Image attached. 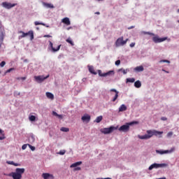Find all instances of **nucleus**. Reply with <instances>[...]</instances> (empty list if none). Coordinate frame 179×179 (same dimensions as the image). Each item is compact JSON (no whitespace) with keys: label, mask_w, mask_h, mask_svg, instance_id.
I'll list each match as a JSON object with an SVG mask.
<instances>
[{"label":"nucleus","mask_w":179,"mask_h":179,"mask_svg":"<svg viewBox=\"0 0 179 179\" xmlns=\"http://www.w3.org/2000/svg\"><path fill=\"white\" fill-rule=\"evenodd\" d=\"M166 40H167V38H159L157 36L152 37V41L157 44V43H163V41H166Z\"/></svg>","instance_id":"nucleus-9"},{"label":"nucleus","mask_w":179,"mask_h":179,"mask_svg":"<svg viewBox=\"0 0 179 179\" xmlns=\"http://www.w3.org/2000/svg\"><path fill=\"white\" fill-rule=\"evenodd\" d=\"M127 106L125 104H122L119 108V113H122L123 111H127Z\"/></svg>","instance_id":"nucleus-20"},{"label":"nucleus","mask_w":179,"mask_h":179,"mask_svg":"<svg viewBox=\"0 0 179 179\" xmlns=\"http://www.w3.org/2000/svg\"><path fill=\"white\" fill-rule=\"evenodd\" d=\"M44 37H51L50 35H45Z\"/></svg>","instance_id":"nucleus-50"},{"label":"nucleus","mask_w":179,"mask_h":179,"mask_svg":"<svg viewBox=\"0 0 179 179\" xmlns=\"http://www.w3.org/2000/svg\"><path fill=\"white\" fill-rule=\"evenodd\" d=\"M110 92H114L115 93V96L113 97L112 101H115L118 99V94L120 93L117 90L115 89H111L110 90Z\"/></svg>","instance_id":"nucleus-14"},{"label":"nucleus","mask_w":179,"mask_h":179,"mask_svg":"<svg viewBox=\"0 0 179 179\" xmlns=\"http://www.w3.org/2000/svg\"><path fill=\"white\" fill-rule=\"evenodd\" d=\"M0 73H1V71H0Z\"/></svg>","instance_id":"nucleus-59"},{"label":"nucleus","mask_w":179,"mask_h":179,"mask_svg":"<svg viewBox=\"0 0 179 179\" xmlns=\"http://www.w3.org/2000/svg\"><path fill=\"white\" fill-rule=\"evenodd\" d=\"M176 150L175 148H172L170 150H156V153H159V155H164L166 153H171Z\"/></svg>","instance_id":"nucleus-11"},{"label":"nucleus","mask_w":179,"mask_h":179,"mask_svg":"<svg viewBox=\"0 0 179 179\" xmlns=\"http://www.w3.org/2000/svg\"><path fill=\"white\" fill-rule=\"evenodd\" d=\"M27 36H29L31 40L34 38V33L33 31H29L27 33H25V37H27Z\"/></svg>","instance_id":"nucleus-19"},{"label":"nucleus","mask_w":179,"mask_h":179,"mask_svg":"<svg viewBox=\"0 0 179 179\" xmlns=\"http://www.w3.org/2000/svg\"><path fill=\"white\" fill-rule=\"evenodd\" d=\"M60 131H62V132H69V128L67 127H62L60 129Z\"/></svg>","instance_id":"nucleus-33"},{"label":"nucleus","mask_w":179,"mask_h":179,"mask_svg":"<svg viewBox=\"0 0 179 179\" xmlns=\"http://www.w3.org/2000/svg\"><path fill=\"white\" fill-rule=\"evenodd\" d=\"M130 47L132 48H134V47H135V43H131V44H130Z\"/></svg>","instance_id":"nucleus-48"},{"label":"nucleus","mask_w":179,"mask_h":179,"mask_svg":"<svg viewBox=\"0 0 179 179\" xmlns=\"http://www.w3.org/2000/svg\"><path fill=\"white\" fill-rule=\"evenodd\" d=\"M159 62H167L168 64H170V61L166 59L161 60Z\"/></svg>","instance_id":"nucleus-44"},{"label":"nucleus","mask_w":179,"mask_h":179,"mask_svg":"<svg viewBox=\"0 0 179 179\" xmlns=\"http://www.w3.org/2000/svg\"><path fill=\"white\" fill-rule=\"evenodd\" d=\"M95 15H100V12H96Z\"/></svg>","instance_id":"nucleus-52"},{"label":"nucleus","mask_w":179,"mask_h":179,"mask_svg":"<svg viewBox=\"0 0 179 179\" xmlns=\"http://www.w3.org/2000/svg\"><path fill=\"white\" fill-rule=\"evenodd\" d=\"M2 6L3 8H6V9H11V8H14V6H16V3H10L8 2H3Z\"/></svg>","instance_id":"nucleus-10"},{"label":"nucleus","mask_w":179,"mask_h":179,"mask_svg":"<svg viewBox=\"0 0 179 179\" xmlns=\"http://www.w3.org/2000/svg\"><path fill=\"white\" fill-rule=\"evenodd\" d=\"M50 78V75H48L46 77H44V76H35L34 79L36 82L38 83H41L45 80V79H48Z\"/></svg>","instance_id":"nucleus-5"},{"label":"nucleus","mask_w":179,"mask_h":179,"mask_svg":"<svg viewBox=\"0 0 179 179\" xmlns=\"http://www.w3.org/2000/svg\"><path fill=\"white\" fill-rule=\"evenodd\" d=\"M134 72H143L145 71V68L143 66H138L134 69Z\"/></svg>","instance_id":"nucleus-17"},{"label":"nucleus","mask_w":179,"mask_h":179,"mask_svg":"<svg viewBox=\"0 0 179 179\" xmlns=\"http://www.w3.org/2000/svg\"><path fill=\"white\" fill-rule=\"evenodd\" d=\"M148 134L143 136H138L139 139H150L154 135L157 136V135H162L163 131H159L157 130H148Z\"/></svg>","instance_id":"nucleus-1"},{"label":"nucleus","mask_w":179,"mask_h":179,"mask_svg":"<svg viewBox=\"0 0 179 179\" xmlns=\"http://www.w3.org/2000/svg\"><path fill=\"white\" fill-rule=\"evenodd\" d=\"M126 41H124V37L122 36L117 39L115 42L116 47H121V45H125Z\"/></svg>","instance_id":"nucleus-8"},{"label":"nucleus","mask_w":179,"mask_h":179,"mask_svg":"<svg viewBox=\"0 0 179 179\" xmlns=\"http://www.w3.org/2000/svg\"><path fill=\"white\" fill-rule=\"evenodd\" d=\"M164 72H166V73H169V71H164V70H163Z\"/></svg>","instance_id":"nucleus-56"},{"label":"nucleus","mask_w":179,"mask_h":179,"mask_svg":"<svg viewBox=\"0 0 179 179\" xmlns=\"http://www.w3.org/2000/svg\"><path fill=\"white\" fill-rule=\"evenodd\" d=\"M66 152V151L65 150H60V151L58 152V155H64Z\"/></svg>","instance_id":"nucleus-37"},{"label":"nucleus","mask_w":179,"mask_h":179,"mask_svg":"<svg viewBox=\"0 0 179 179\" xmlns=\"http://www.w3.org/2000/svg\"><path fill=\"white\" fill-rule=\"evenodd\" d=\"M161 120H162V121H167V117H162L161 118Z\"/></svg>","instance_id":"nucleus-46"},{"label":"nucleus","mask_w":179,"mask_h":179,"mask_svg":"<svg viewBox=\"0 0 179 179\" xmlns=\"http://www.w3.org/2000/svg\"><path fill=\"white\" fill-rule=\"evenodd\" d=\"M62 22L64 24H66V26H70V24H71V20H69V19L68 17L63 18Z\"/></svg>","instance_id":"nucleus-18"},{"label":"nucleus","mask_w":179,"mask_h":179,"mask_svg":"<svg viewBox=\"0 0 179 179\" xmlns=\"http://www.w3.org/2000/svg\"><path fill=\"white\" fill-rule=\"evenodd\" d=\"M19 33L22 34V35L20 36L21 38H23L26 37V33H24L23 31H20Z\"/></svg>","instance_id":"nucleus-36"},{"label":"nucleus","mask_w":179,"mask_h":179,"mask_svg":"<svg viewBox=\"0 0 179 179\" xmlns=\"http://www.w3.org/2000/svg\"><path fill=\"white\" fill-rule=\"evenodd\" d=\"M173 136V132L170 131L167 134V136Z\"/></svg>","instance_id":"nucleus-47"},{"label":"nucleus","mask_w":179,"mask_h":179,"mask_svg":"<svg viewBox=\"0 0 179 179\" xmlns=\"http://www.w3.org/2000/svg\"><path fill=\"white\" fill-rule=\"evenodd\" d=\"M25 169L24 168H17L15 172H13L9 174L10 177H13V179H22V174H24Z\"/></svg>","instance_id":"nucleus-2"},{"label":"nucleus","mask_w":179,"mask_h":179,"mask_svg":"<svg viewBox=\"0 0 179 179\" xmlns=\"http://www.w3.org/2000/svg\"><path fill=\"white\" fill-rule=\"evenodd\" d=\"M177 12H178V13H179V8L178 9Z\"/></svg>","instance_id":"nucleus-57"},{"label":"nucleus","mask_w":179,"mask_h":179,"mask_svg":"<svg viewBox=\"0 0 179 179\" xmlns=\"http://www.w3.org/2000/svg\"><path fill=\"white\" fill-rule=\"evenodd\" d=\"M134 124H138V122L136 121H133V122L127 123L126 124L121 126L119 128V131H120V132H128V131H129V126L134 125Z\"/></svg>","instance_id":"nucleus-3"},{"label":"nucleus","mask_w":179,"mask_h":179,"mask_svg":"<svg viewBox=\"0 0 179 179\" xmlns=\"http://www.w3.org/2000/svg\"><path fill=\"white\" fill-rule=\"evenodd\" d=\"M13 69H15L10 68V69H8V70L6 71V73H9V72H12V71H13Z\"/></svg>","instance_id":"nucleus-42"},{"label":"nucleus","mask_w":179,"mask_h":179,"mask_svg":"<svg viewBox=\"0 0 179 179\" xmlns=\"http://www.w3.org/2000/svg\"><path fill=\"white\" fill-rule=\"evenodd\" d=\"M27 144H24V145L22 146V150H25V149H27Z\"/></svg>","instance_id":"nucleus-41"},{"label":"nucleus","mask_w":179,"mask_h":179,"mask_svg":"<svg viewBox=\"0 0 179 179\" xmlns=\"http://www.w3.org/2000/svg\"><path fill=\"white\" fill-rule=\"evenodd\" d=\"M96 1H97L98 2H100V1H104V0H96Z\"/></svg>","instance_id":"nucleus-55"},{"label":"nucleus","mask_w":179,"mask_h":179,"mask_svg":"<svg viewBox=\"0 0 179 179\" xmlns=\"http://www.w3.org/2000/svg\"><path fill=\"white\" fill-rule=\"evenodd\" d=\"M135 82V78H127V83H134Z\"/></svg>","instance_id":"nucleus-32"},{"label":"nucleus","mask_w":179,"mask_h":179,"mask_svg":"<svg viewBox=\"0 0 179 179\" xmlns=\"http://www.w3.org/2000/svg\"><path fill=\"white\" fill-rule=\"evenodd\" d=\"M5 37V29L2 27H0V38L1 40H3Z\"/></svg>","instance_id":"nucleus-16"},{"label":"nucleus","mask_w":179,"mask_h":179,"mask_svg":"<svg viewBox=\"0 0 179 179\" xmlns=\"http://www.w3.org/2000/svg\"><path fill=\"white\" fill-rule=\"evenodd\" d=\"M5 65H6V62L5 61H3L0 63V66L1 68H3V66H5Z\"/></svg>","instance_id":"nucleus-38"},{"label":"nucleus","mask_w":179,"mask_h":179,"mask_svg":"<svg viewBox=\"0 0 179 179\" xmlns=\"http://www.w3.org/2000/svg\"><path fill=\"white\" fill-rule=\"evenodd\" d=\"M29 121H36V116L34 115L29 116Z\"/></svg>","instance_id":"nucleus-35"},{"label":"nucleus","mask_w":179,"mask_h":179,"mask_svg":"<svg viewBox=\"0 0 179 179\" xmlns=\"http://www.w3.org/2000/svg\"><path fill=\"white\" fill-rule=\"evenodd\" d=\"M52 115H55V117H57L59 120H62L64 118V116L62 115H58L57 112L52 111Z\"/></svg>","instance_id":"nucleus-22"},{"label":"nucleus","mask_w":179,"mask_h":179,"mask_svg":"<svg viewBox=\"0 0 179 179\" xmlns=\"http://www.w3.org/2000/svg\"><path fill=\"white\" fill-rule=\"evenodd\" d=\"M143 34H148L149 36H155V34H153L152 32L143 31Z\"/></svg>","instance_id":"nucleus-39"},{"label":"nucleus","mask_w":179,"mask_h":179,"mask_svg":"<svg viewBox=\"0 0 179 179\" xmlns=\"http://www.w3.org/2000/svg\"><path fill=\"white\" fill-rule=\"evenodd\" d=\"M17 79L18 80H20V79H21V80H26V77L17 78Z\"/></svg>","instance_id":"nucleus-43"},{"label":"nucleus","mask_w":179,"mask_h":179,"mask_svg":"<svg viewBox=\"0 0 179 179\" xmlns=\"http://www.w3.org/2000/svg\"><path fill=\"white\" fill-rule=\"evenodd\" d=\"M162 167H167V164H152L149 166L148 170H153V169H160Z\"/></svg>","instance_id":"nucleus-6"},{"label":"nucleus","mask_w":179,"mask_h":179,"mask_svg":"<svg viewBox=\"0 0 179 179\" xmlns=\"http://www.w3.org/2000/svg\"><path fill=\"white\" fill-rule=\"evenodd\" d=\"M28 146L30 148L31 150H32V151L36 150V147H34L30 144H28Z\"/></svg>","instance_id":"nucleus-40"},{"label":"nucleus","mask_w":179,"mask_h":179,"mask_svg":"<svg viewBox=\"0 0 179 179\" xmlns=\"http://www.w3.org/2000/svg\"><path fill=\"white\" fill-rule=\"evenodd\" d=\"M102 120H103V116H99L96 118L95 122H97V124H99V122H101Z\"/></svg>","instance_id":"nucleus-28"},{"label":"nucleus","mask_w":179,"mask_h":179,"mask_svg":"<svg viewBox=\"0 0 179 179\" xmlns=\"http://www.w3.org/2000/svg\"><path fill=\"white\" fill-rule=\"evenodd\" d=\"M3 130L0 129V134H3Z\"/></svg>","instance_id":"nucleus-53"},{"label":"nucleus","mask_w":179,"mask_h":179,"mask_svg":"<svg viewBox=\"0 0 179 179\" xmlns=\"http://www.w3.org/2000/svg\"><path fill=\"white\" fill-rule=\"evenodd\" d=\"M90 115H85L81 117L82 121L84 122H90Z\"/></svg>","instance_id":"nucleus-15"},{"label":"nucleus","mask_w":179,"mask_h":179,"mask_svg":"<svg viewBox=\"0 0 179 179\" xmlns=\"http://www.w3.org/2000/svg\"><path fill=\"white\" fill-rule=\"evenodd\" d=\"M80 164H82V162H78L71 164L70 167L73 169V167H78V166H80Z\"/></svg>","instance_id":"nucleus-25"},{"label":"nucleus","mask_w":179,"mask_h":179,"mask_svg":"<svg viewBox=\"0 0 179 179\" xmlns=\"http://www.w3.org/2000/svg\"><path fill=\"white\" fill-rule=\"evenodd\" d=\"M118 72H122L124 75H127V73H128V69H120L118 70Z\"/></svg>","instance_id":"nucleus-30"},{"label":"nucleus","mask_w":179,"mask_h":179,"mask_svg":"<svg viewBox=\"0 0 179 179\" xmlns=\"http://www.w3.org/2000/svg\"><path fill=\"white\" fill-rule=\"evenodd\" d=\"M42 177L43 179H54V176L48 173H43Z\"/></svg>","instance_id":"nucleus-13"},{"label":"nucleus","mask_w":179,"mask_h":179,"mask_svg":"<svg viewBox=\"0 0 179 179\" xmlns=\"http://www.w3.org/2000/svg\"><path fill=\"white\" fill-rule=\"evenodd\" d=\"M7 164H11L12 166H15V167H17V166H20V164L15 163L13 161L7 162Z\"/></svg>","instance_id":"nucleus-26"},{"label":"nucleus","mask_w":179,"mask_h":179,"mask_svg":"<svg viewBox=\"0 0 179 179\" xmlns=\"http://www.w3.org/2000/svg\"><path fill=\"white\" fill-rule=\"evenodd\" d=\"M128 40H129V39L127 38L125 41H126V44H127V43L128 42Z\"/></svg>","instance_id":"nucleus-54"},{"label":"nucleus","mask_w":179,"mask_h":179,"mask_svg":"<svg viewBox=\"0 0 179 179\" xmlns=\"http://www.w3.org/2000/svg\"><path fill=\"white\" fill-rule=\"evenodd\" d=\"M49 45L52 52H57V51H59V50L61 49V45H59L57 48H54L52 42H51V41H49Z\"/></svg>","instance_id":"nucleus-12"},{"label":"nucleus","mask_w":179,"mask_h":179,"mask_svg":"<svg viewBox=\"0 0 179 179\" xmlns=\"http://www.w3.org/2000/svg\"><path fill=\"white\" fill-rule=\"evenodd\" d=\"M134 86L137 89H139V87H141L142 86V83L139 80H137L134 83Z\"/></svg>","instance_id":"nucleus-24"},{"label":"nucleus","mask_w":179,"mask_h":179,"mask_svg":"<svg viewBox=\"0 0 179 179\" xmlns=\"http://www.w3.org/2000/svg\"><path fill=\"white\" fill-rule=\"evenodd\" d=\"M46 96L48 99H50V100H54V94L51 92H46Z\"/></svg>","instance_id":"nucleus-23"},{"label":"nucleus","mask_w":179,"mask_h":179,"mask_svg":"<svg viewBox=\"0 0 179 179\" xmlns=\"http://www.w3.org/2000/svg\"><path fill=\"white\" fill-rule=\"evenodd\" d=\"M117 129V127H110L109 128H103L101 129V134H104V135H107L108 134H111V132L115 131Z\"/></svg>","instance_id":"nucleus-4"},{"label":"nucleus","mask_w":179,"mask_h":179,"mask_svg":"<svg viewBox=\"0 0 179 179\" xmlns=\"http://www.w3.org/2000/svg\"><path fill=\"white\" fill-rule=\"evenodd\" d=\"M66 43H69V44H71V45H75V43H73V41H72V39L71 38H69L66 40Z\"/></svg>","instance_id":"nucleus-31"},{"label":"nucleus","mask_w":179,"mask_h":179,"mask_svg":"<svg viewBox=\"0 0 179 179\" xmlns=\"http://www.w3.org/2000/svg\"><path fill=\"white\" fill-rule=\"evenodd\" d=\"M134 28H135V27L131 26V27H129L128 29H129V30H131V29H134Z\"/></svg>","instance_id":"nucleus-49"},{"label":"nucleus","mask_w":179,"mask_h":179,"mask_svg":"<svg viewBox=\"0 0 179 179\" xmlns=\"http://www.w3.org/2000/svg\"><path fill=\"white\" fill-rule=\"evenodd\" d=\"M75 170H80V167H77L75 169Z\"/></svg>","instance_id":"nucleus-51"},{"label":"nucleus","mask_w":179,"mask_h":179,"mask_svg":"<svg viewBox=\"0 0 179 179\" xmlns=\"http://www.w3.org/2000/svg\"><path fill=\"white\" fill-rule=\"evenodd\" d=\"M34 24H35V26H39V25L44 26V25H45L44 23H43V22H37V21H36V22H34Z\"/></svg>","instance_id":"nucleus-34"},{"label":"nucleus","mask_w":179,"mask_h":179,"mask_svg":"<svg viewBox=\"0 0 179 179\" xmlns=\"http://www.w3.org/2000/svg\"><path fill=\"white\" fill-rule=\"evenodd\" d=\"M88 69L90 73H92L93 75H97V73L94 71V68L93 66H88Z\"/></svg>","instance_id":"nucleus-21"},{"label":"nucleus","mask_w":179,"mask_h":179,"mask_svg":"<svg viewBox=\"0 0 179 179\" xmlns=\"http://www.w3.org/2000/svg\"><path fill=\"white\" fill-rule=\"evenodd\" d=\"M120 64H121V60H117L115 62V65L118 66V65H120Z\"/></svg>","instance_id":"nucleus-45"},{"label":"nucleus","mask_w":179,"mask_h":179,"mask_svg":"<svg viewBox=\"0 0 179 179\" xmlns=\"http://www.w3.org/2000/svg\"><path fill=\"white\" fill-rule=\"evenodd\" d=\"M1 47H2V44L0 43V48H1Z\"/></svg>","instance_id":"nucleus-58"},{"label":"nucleus","mask_w":179,"mask_h":179,"mask_svg":"<svg viewBox=\"0 0 179 179\" xmlns=\"http://www.w3.org/2000/svg\"><path fill=\"white\" fill-rule=\"evenodd\" d=\"M44 6H45L46 8H54V5L51 4V3H43Z\"/></svg>","instance_id":"nucleus-27"},{"label":"nucleus","mask_w":179,"mask_h":179,"mask_svg":"<svg viewBox=\"0 0 179 179\" xmlns=\"http://www.w3.org/2000/svg\"><path fill=\"white\" fill-rule=\"evenodd\" d=\"M4 139H6V137L5 136V132L3 131V134L0 133V141H3Z\"/></svg>","instance_id":"nucleus-29"},{"label":"nucleus","mask_w":179,"mask_h":179,"mask_svg":"<svg viewBox=\"0 0 179 179\" xmlns=\"http://www.w3.org/2000/svg\"><path fill=\"white\" fill-rule=\"evenodd\" d=\"M98 73L99 76L106 77V76H111L114 75L115 72L114 71H109L106 73H102L101 70H99Z\"/></svg>","instance_id":"nucleus-7"}]
</instances>
